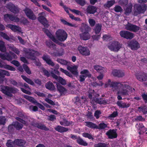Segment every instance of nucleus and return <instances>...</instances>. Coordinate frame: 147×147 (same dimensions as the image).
<instances>
[{"label": "nucleus", "mask_w": 147, "mask_h": 147, "mask_svg": "<svg viewBox=\"0 0 147 147\" xmlns=\"http://www.w3.org/2000/svg\"><path fill=\"white\" fill-rule=\"evenodd\" d=\"M109 85L110 87L112 88V89L113 91L119 87H123L122 89H120L117 91V93L118 94L117 98L119 100L122 99V96H125L128 95L129 90L132 89L130 86L127 85H123L120 82H111L110 79L108 80L107 83L105 85V88L107 87Z\"/></svg>", "instance_id": "nucleus-1"}, {"label": "nucleus", "mask_w": 147, "mask_h": 147, "mask_svg": "<svg viewBox=\"0 0 147 147\" xmlns=\"http://www.w3.org/2000/svg\"><path fill=\"white\" fill-rule=\"evenodd\" d=\"M137 2L141 4L136 3L134 5L133 13L135 16L144 13L147 8V5L145 4L147 2V0H138Z\"/></svg>", "instance_id": "nucleus-2"}, {"label": "nucleus", "mask_w": 147, "mask_h": 147, "mask_svg": "<svg viewBox=\"0 0 147 147\" xmlns=\"http://www.w3.org/2000/svg\"><path fill=\"white\" fill-rule=\"evenodd\" d=\"M90 30V28L88 25L82 24L80 28V31L82 32L79 34L80 39L84 40H87L89 39L91 36L88 32Z\"/></svg>", "instance_id": "nucleus-3"}, {"label": "nucleus", "mask_w": 147, "mask_h": 147, "mask_svg": "<svg viewBox=\"0 0 147 147\" xmlns=\"http://www.w3.org/2000/svg\"><path fill=\"white\" fill-rule=\"evenodd\" d=\"M55 36L59 44L56 43L61 46H65V45L60 41L63 42L66 40L67 36V33L63 29H59L55 32Z\"/></svg>", "instance_id": "nucleus-4"}, {"label": "nucleus", "mask_w": 147, "mask_h": 147, "mask_svg": "<svg viewBox=\"0 0 147 147\" xmlns=\"http://www.w3.org/2000/svg\"><path fill=\"white\" fill-rule=\"evenodd\" d=\"M47 45L50 48L53 49L54 52L49 51V53L53 56H61L64 53V50L63 49H61L58 51L54 50L56 48V45L50 41H47L46 42Z\"/></svg>", "instance_id": "nucleus-5"}, {"label": "nucleus", "mask_w": 147, "mask_h": 147, "mask_svg": "<svg viewBox=\"0 0 147 147\" xmlns=\"http://www.w3.org/2000/svg\"><path fill=\"white\" fill-rule=\"evenodd\" d=\"M1 90L4 94L9 96H12V93H14L17 91V89L14 88L4 86H0Z\"/></svg>", "instance_id": "nucleus-6"}, {"label": "nucleus", "mask_w": 147, "mask_h": 147, "mask_svg": "<svg viewBox=\"0 0 147 147\" xmlns=\"http://www.w3.org/2000/svg\"><path fill=\"white\" fill-rule=\"evenodd\" d=\"M24 51L25 52L27 58L34 60L35 59V56H39L40 54L37 51H35L31 49H24Z\"/></svg>", "instance_id": "nucleus-7"}, {"label": "nucleus", "mask_w": 147, "mask_h": 147, "mask_svg": "<svg viewBox=\"0 0 147 147\" xmlns=\"http://www.w3.org/2000/svg\"><path fill=\"white\" fill-rule=\"evenodd\" d=\"M121 47V45L116 41L110 42L108 46V47L111 51L115 52L118 51Z\"/></svg>", "instance_id": "nucleus-8"}, {"label": "nucleus", "mask_w": 147, "mask_h": 147, "mask_svg": "<svg viewBox=\"0 0 147 147\" xmlns=\"http://www.w3.org/2000/svg\"><path fill=\"white\" fill-rule=\"evenodd\" d=\"M39 17L38 18V21L41 23L45 27H48L49 26L48 22L45 17L46 16L45 12H42L38 14Z\"/></svg>", "instance_id": "nucleus-9"}, {"label": "nucleus", "mask_w": 147, "mask_h": 147, "mask_svg": "<svg viewBox=\"0 0 147 147\" xmlns=\"http://www.w3.org/2000/svg\"><path fill=\"white\" fill-rule=\"evenodd\" d=\"M78 49L79 53L82 55L85 56H89L90 55V51L88 48L79 45Z\"/></svg>", "instance_id": "nucleus-10"}, {"label": "nucleus", "mask_w": 147, "mask_h": 147, "mask_svg": "<svg viewBox=\"0 0 147 147\" xmlns=\"http://www.w3.org/2000/svg\"><path fill=\"white\" fill-rule=\"evenodd\" d=\"M125 28L128 30L134 32H136L140 29V27L137 26L128 22L125 25Z\"/></svg>", "instance_id": "nucleus-11"}, {"label": "nucleus", "mask_w": 147, "mask_h": 147, "mask_svg": "<svg viewBox=\"0 0 147 147\" xmlns=\"http://www.w3.org/2000/svg\"><path fill=\"white\" fill-rule=\"evenodd\" d=\"M24 11L26 15L30 19L32 20H35L36 19V16L30 9L26 7L24 10Z\"/></svg>", "instance_id": "nucleus-12"}, {"label": "nucleus", "mask_w": 147, "mask_h": 147, "mask_svg": "<svg viewBox=\"0 0 147 147\" xmlns=\"http://www.w3.org/2000/svg\"><path fill=\"white\" fill-rule=\"evenodd\" d=\"M119 34L121 37L127 39H131L134 37V34L127 31H121Z\"/></svg>", "instance_id": "nucleus-13"}, {"label": "nucleus", "mask_w": 147, "mask_h": 147, "mask_svg": "<svg viewBox=\"0 0 147 147\" xmlns=\"http://www.w3.org/2000/svg\"><path fill=\"white\" fill-rule=\"evenodd\" d=\"M112 74L114 76L118 78H122L125 75V73L124 71L116 69L113 70Z\"/></svg>", "instance_id": "nucleus-14"}, {"label": "nucleus", "mask_w": 147, "mask_h": 147, "mask_svg": "<svg viewBox=\"0 0 147 147\" xmlns=\"http://www.w3.org/2000/svg\"><path fill=\"white\" fill-rule=\"evenodd\" d=\"M4 20L7 21L10 19L11 21L15 22H18L20 21L19 19L17 17H14L10 14H5L4 16Z\"/></svg>", "instance_id": "nucleus-15"}, {"label": "nucleus", "mask_w": 147, "mask_h": 147, "mask_svg": "<svg viewBox=\"0 0 147 147\" xmlns=\"http://www.w3.org/2000/svg\"><path fill=\"white\" fill-rule=\"evenodd\" d=\"M7 27L14 32H18L19 33H22L21 28L19 26L11 24H9L7 25Z\"/></svg>", "instance_id": "nucleus-16"}, {"label": "nucleus", "mask_w": 147, "mask_h": 147, "mask_svg": "<svg viewBox=\"0 0 147 147\" xmlns=\"http://www.w3.org/2000/svg\"><path fill=\"white\" fill-rule=\"evenodd\" d=\"M78 66L74 65V66H67V69L69 70L73 74L78 76V71L77 69Z\"/></svg>", "instance_id": "nucleus-17"}, {"label": "nucleus", "mask_w": 147, "mask_h": 147, "mask_svg": "<svg viewBox=\"0 0 147 147\" xmlns=\"http://www.w3.org/2000/svg\"><path fill=\"white\" fill-rule=\"evenodd\" d=\"M129 45L131 49L133 50H136L140 48L139 44L136 41L132 40L129 44Z\"/></svg>", "instance_id": "nucleus-18"}, {"label": "nucleus", "mask_w": 147, "mask_h": 147, "mask_svg": "<svg viewBox=\"0 0 147 147\" xmlns=\"http://www.w3.org/2000/svg\"><path fill=\"white\" fill-rule=\"evenodd\" d=\"M42 58L48 64L52 67L54 66L55 64L50 59L49 55H44L42 57Z\"/></svg>", "instance_id": "nucleus-19"}, {"label": "nucleus", "mask_w": 147, "mask_h": 147, "mask_svg": "<svg viewBox=\"0 0 147 147\" xmlns=\"http://www.w3.org/2000/svg\"><path fill=\"white\" fill-rule=\"evenodd\" d=\"M43 31L53 42L56 43H60L58 40L55 38V37L51 34L49 30L46 29H44Z\"/></svg>", "instance_id": "nucleus-20"}, {"label": "nucleus", "mask_w": 147, "mask_h": 147, "mask_svg": "<svg viewBox=\"0 0 147 147\" xmlns=\"http://www.w3.org/2000/svg\"><path fill=\"white\" fill-rule=\"evenodd\" d=\"M106 134L109 138L113 139L116 138L117 135L115 129H110L106 133Z\"/></svg>", "instance_id": "nucleus-21"}, {"label": "nucleus", "mask_w": 147, "mask_h": 147, "mask_svg": "<svg viewBox=\"0 0 147 147\" xmlns=\"http://www.w3.org/2000/svg\"><path fill=\"white\" fill-rule=\"evenodd\" d=\"M136 127L138 129L140 134H142L146 131V129L142 123H137L136 125Z\"/></svg>", "instance_id": "nucleus-22"}, {"label": "nucleus", "mask_w": 147, "mask_h": 147, "mask_svg": "<svg viewBox=\"0 0 147 147\" xmlns=\"http://www.w3.org/2000/svg\"><path fill=\"white\" fill-rule=\"evenodd\" d=\"M137 79L140 81H147V74L145 73L136 75Z\"/></svg>", "instance_id": "nucleus-23"}, {"label": "nucleus", "mask_w": 147, "mask_h": 147, "mask_svg": "<svg viewBox=\"0 0 147 147\" xmlns=\"http://www.w3.org/2000/svg\"><path fill=\"white\" fill-rule=\"evenodd\" d=\"M76 100L75 103L79 106H81L87 102L86 98L83 96H82L80 99L78 97H76Z\"/></svg>", "instance_id": "nucleus-24"}, {"label": "nucleus", "mask_w": 147, "mask_h": 147, "mask_svg": "<svg viewBox=\"0 0 147 147\" xmlns=\"http://www.w3.org/2000/svg\"><path fill=\"white\" fill-rule=\"evenodd\" d=\"M7 7L14 13H18L19 11L18 9L14 5L10 3L7 5Z\"/></svg>", "instance_id": "nucleus-25"}, {"label": "nucleus", "mask_w": 147, "mask_h": 147, "mask_svg": "<svg viewBox=\"0 0 147 147\" xmlns=\"http://www.w3.org/2000/svg\"><path fill=\"white\" fill-rule=\"evenodd\" d=\"M96 11L97 8L96 7L91 5L88 6L86 9L87 13L90 14H94L96 12Z\"/></svg>", "instance_id": "nucleus-26"}, {"label": "nucleus", "mask_w": 147, "mask_h": 147, "mask_svg": "<svg viewBox=\"0 0 147 147\" xmlns=\"http://www.w3.org/2000/svg\"><path fill=\"white\" fill-rule=\"evenodd\" d=\"M0 58L2 59L7 60L8 61H11L12 60L11 57L7 53L0 54Z\"/></svg>", "instance_id": "nucleus-27"}, {"label": "nucleus", "mask_w": 147, "mask_h": 147, "mask_svg": "<svg viewBox=\"0 0 147 147\" xmlns=\"http://www.w3.org/2000/svg\"><path fill=\"white\" fill-rule=\"evenodd\" d=\"M117 104L119 107L123 108H128L130 106V104L123 102L122 101H117Z\"/></svg>", "instance_id": "nucleus-28"}, {"label": "nucleus", "mask_w": 147, "mask_h": 147, "mask_svg": "<svg viewBox=\"0 0 147 147\" xmlns=\"http://www.w3.org/2000/svg\"><path fill=\"white\" fill-rule=\"evenodd\" d=\"M94 67L98 72L103 73L106 72V70L104 67L98 65H94Z\"/></svg>", "instance_id": "nucleus-29"}, {"label": "nucleus", "mask_w": 147, "mask_h": 147, "mask_svg": "<svg viewBox=\"0 0 147 147\" xmlns=\"http://www.w3.org/2000/svg\"><path fill=\"white\" fill-rule=\"evenodd\" d=\"M58 90L62 95L67 92V90L63 86L60 85H57Z\"/></svg>", "instance_id": "nucleus-30"}, {"label": "nucleus", "mask_w": 147, "mask_h": 147, "mask_svg": "<svg viewBox=\"0 0 147 147\" xmlns=\"http://www.w3.org/2000/svg\"><path fill=\"white\" fill-rule=\"evenodd\" d=\"M15 145L20 146H23L25 144L26 141L21 139H17L14 140Z\"/></svg>", "instance_id": "nucleus-31"}, {"label": "nucleus", "mask_w": 147, "mask_h": 147, "mask_svg": "<svg viewBox=\"0 0 147 147\" xmlns=\"http://www.w3.org/2000/svg\"><path fill=\"white\" fill-rule=\"evenodd\" d=\"M55 129L58 131L62 133L67 131L68 130L67 128L64 127L60 126H57L55 128Z\"/></svg>", "instance_id": "nucleus-32"}, {"label": "nucleus", "mask_w": 147, "mask_h": 147, "mask_svg": "<svg viewBox=\"0 0 147 147\" xmlns=\"http://www.w3.org/2000/svg\"><path fill=\"white\" fill-rule=\"evenodd\" d=\"M108 124L105 123L103 121H102L98 124V125H96V129H104L108 127Z\"/></svg>", "instance_id": "nucleus-33"}, {"label": "nucleus", "mask_w": 147, "mask_h": 147, "mask_svg": "<svg viewBox=\"0 0 147 147\" xmlns=\"http://www.w3.org/2000/svg\"><path fill=\"white\" fill-rule=\"evenodd\" d=\"M45 86L47 89L51 90H54L55 89V87L53 84L50 82H48L46 84Z\"/></svg>", "instance_id": "nucleus-34"}, {"label": "nucleus", "mask_w": 147, "mask_h": 147, "mask_svg": "<svg viewBox=\"0 0 147 147\" xmlns=\"http://www.w3.org/2000/svg\"><path fill=\"white\" fill-rule=\"evenodd\" d=\"M132 6L131 4H129L127 6L126 8L124 9L125 14L128 15L131 13V12Z\"/></svg>", "instance_id": "nucleus-35"}, {"label": "nucleus", "mask_w": 147, "mask_h": 147, "mask_svg": "<svg viewBox=\"0 0 147 147\" xmlns=\"http://www.w3.org/2000/svg\"><path fill=\"white\" fill-rule=\"evenodd\" d=\"M76 141L78 144L80 145L84 146H87L88 145V143L84 141L80 137H78Z\"/></svg>", "instance_id": "nucleus-36"}, {"label": "nucleus", "mask_w": 147, "mask_h": 147, "mask_svg": "<svg viewBox=\"0 0 147 147\" xmlns=\"http://www.w3.org/2000/svg\"><path fill=\"white\" fill-rule=\"evenodd\" d=\"M23 96L25 98L28 100L30 102L33 103L34 104H36V103H37L36 100L32 97L26 95H24Z\"/></svg>", "instance_id": "nucleus-37"}, {"label": "nucleus", "mask_w": 147, "mask_h": 147, "mask_svg": "<svg viewBox=\"0 0 147 147\" xmlns=\"http://www.w3.org/2000/svg\"><path fill=\"white\" fill-rule=\"evenodd\" d=\"M81 74H82L86 76V77L89 78L91 77V74L89 72V71L87 69H84L82 70L80 72Z\"/></svg>", "instance_id": "nucleus-38"}, {"label": "nucleus", "mask_w": 147, "mask_h": 147, "mask_svg": "<svg viewBox=\"0 0 147 147\" xmlns=\"http://www.w3.org/2000/svg\"><path fill=\"white\" fill-rule=\"evenodd\" d=\"M52 97V95L49 94L48 95L47 98H45V100L49 104L52 105H55V104L53 101L49 99V98H51Z\"/></svg>", "instance_id": "nucleus-39"}, {"label": "nucleus", "mask_w": 147, "mask_h": 147, "mask_svg": "<svg viewBox=\"0 0 147 147\" xmlns=\"http://www.w3.org/2000/svg\"><path fill=\"white\" fill-rule=\"evenodd\" d=\"M21 77L28 84H29L32 86H34V84L33 82L30 79L27 78L26 76L22 75Z\"/></svg>", "instance_id": "nucleus-40"}, {"label": "nucleus", "mask_w": 147, "mask_h": 147, "mask_svg": "<svg viewBox=\"0 0 147 147\" xmlns=\"http://www.w3.org/2000/svg\"><path fill=\"white\" fill-rule=\"evenodd\" d=\"M21 77L28 84H29L32 86H34V84L33 82L30 79L27 78L26 76L22 75Z\"/></svg>", "instance_id": "nucleus-41"}, {"label": "nucleus", "mask_w": 147, "mask_h": 147, "mask_svg": "<svg viewBox=\"0 0 147 147\" xmlns=\"http://www.w3.org/2000/svg\"><path fill=\"white\" fill-rule=\"evenodd\" d=\"M35 126L39 129L45 131H47L49 130L47 128L45 125L41 123H36L35 124Z\"/></svg>", "instance_id": "nucleus-42"}, {"label": "nucleus", "mask_w": 147, "mask_h": 147, "mask_svg": "<svg viewBox=\"0 0 147 147\" xmlns=\"http://www.w3.org/2000/svg\"><path fill=\"white\" fill-rule=\"evenodd\" d=\"M16 119L17 120L26 125H27L28 123L29 122V120H26L25 119H24V120L20 118L16 117Z\"/></svg>", "instance_id": "nucleus-43"}, {"label": "nucleus", "mask_w": 147, "mask_h": 147, "mask_svg": "<svg viewBox=\"0 0 147 147\" xmlns=\"http://www.w3.org/2000/svg\"><path fill=\"white\" fill-rule=\"evenodd\" d=\"M86 125L92 129H96V125L91 122H85Z\"/></svg>", "instance_id": "nucleus-44"}, {"label": "nucleus", "mask_w": 147, "mask_h": 147, "mask_svg": "<svg viewBox=\"0 0 147 147\" xmlns=\"http://www.w3.org/2000/svg\"><path fill=\"white\" fill-rule=\"evenodd\" d=\"M115 3V0H111L108 1L104 6L106 7L109 8L113 6Z\"/></svg>", "instance_id": "nucleus-45"}, {"label": "nucleus", "mask_w": 147, "mask_h": 147, "mask_svg": "<svg viewBox=\"0 0 147 147\" xmlns=\"http://www.w3.org/2000/svg\"><path fill=\"white\" fill-rule=\"evenodd\" d=\"M138 109V111L140 112H142L144 114L147 113V107L141 106L139 107Z\"/></svg>", "instance_id": "nucleus-46"}, {"label": "nucleus", "mask_w": 147, "mask_h": 147, "mask_svg": "<svg viewBox=\"0 0 147 147\" xmlns=\"http://www.w3.org/2000/svg\"><path fill=\"white\" fill-rule=\"evenodd\" d=\"M14 127L17 130L22 129L23 127L22 124H20L18 122H15L13 123Z\"/></svg>", "instance_id": "nucleus-47"}, {"label": "nucleus", "mask_w": 147, "mask_h": 147, "mask_svg": "<svg viewBox=\"0 0 147 147\" xmlns=\"http://www.w3.org/2000/svg\"><path fill=\"white\" fill-rule=\"evenodd\" d=\"M9 49L10 50L13 51L18 55H19L20 53V51L18 49L13 46H9Z\"/></svg>", "instance_id": "nucleus-48"}, {"label": "nucleus", "mask_w": 147, "mask_h": 147, "mask_svg": "<svg viewBox=\"0 0 147 147\" xmlns=\"http://www.w3.org/2000/svg\"><path fill=\"white\" fill-rule=\"evenodd\" d=\"M94 147H109L108 144L104 143H99L95 144Z\"/></svg>", "instance_id": "nucleus-49"}, {"label": "nucleus", "mask_w": 147, "mask_h": 147, "mask_svg": "<svg viewBox=\"0 0 147 147\" xmlns=\"http://www.w3.org/2000/svg\"><path fill=\"white\" fill-rule=\"evenodd\" d=\"M0 51L2 52H5L6 51L5 43L2 41H0Z\"/></svg>", "instance_id": "nucleus-50"}, {"label": "nucleus", "mask_w": 147, "mask_h": 147, "mask_svg": "<svg viewBox=\"0 0 147 147\" xmlns=\"http://www.w3.org/2000/svg\"><path fill=\"white\" fill-rule=\"evenodd\" d=\"M6 145L8 147H13L15 146L14 141H13L10 140H8Z\"/></svg>", "instance_id": "nucleus-51"}, {"label": "nucleus", "mask_w": 147, "mask_h": 147, "mask_svg": "<svg viewBox=\"0 0 147 147\" xmlns=\"http://www.w3.org/2000/svg\"><path fill=\"white\" fill-rule=\"evenodd\" d=\"M101 25L100 24L96 25L94 29L95 33L96 34L99 33L101 30Z\"/></svg>", "instance_id": "nucleus-52"}, {"label": "nucleus", "mask_w": 147, "mask_h": 147, "mask_svg": "<svg viewBox=\"0 0 147 147\" xmlns=\"http://www.w3.org/2000/svg\"><path fill=\"white\" fill-rule=\"evenodd\" d=\"M128 3L127 0H119L118 1L119 4L123 6H126Z\"/></svg>", "instance_id": "nucleus-53"}, {"label": "nucleus", "mask_w": 147, "mask_h": 147, "mask_svg": "<svg viewBox=\"0 0 147 147\" xmlns=\"http://www.w3.org/2000/svg\"><path fill=\"white\" fill-rule=\"evenodd\" d=\"M57 61L58 62L63 65H67L68 63H69V62L60 59H58Z\"/></svg>", "instance_id": "nucleus-54"}, {"label": "nucleus", "mask_w": 147, "mask_h": 147, "mask_svg": "<svg viewBox=\"0 0 147 147\" xmlns=\"http://www.w3.org/2000/svg\"><path fill=\"white\" fill-rule=\"evenodd\" d=\"M114 10L117 12H121L123 11V10L121 7L119 5H116L114 7Z\"/></svg>", "instance_id": "nucleus-55"}, {"label": "nucleus", "mask_w": 147, "mask_h": 147, "mask_svg": "<svg viewBox=\"0 0 147 147\" xmlns=\"http://www.w3.org/2000/svg\"><path fill=\"white\" fill-rule=\"evenodd\" d=\"M60 123L61 125L64 126H68L70 124L66 119H63L62 120L60 121Z\"/></svg>", "instance_id": "nucleus-56"}, {"label": "nucleus", "mask_w": 147, "mask_h": 147, "mask_svg": "<svg viewBox=\"0 0 147 147\" xmlns=\"http://www.w3.org/2000/svg\"><path fill=\"white\" fill-rule=\"evenodd\" d=\"M82 136L85 138H87L89 139H94V138L92 135L87 133H84L82 134Z\"/></svg>", "instance_id": "nucleus-57"}, {"label": "nucleus", "mask_w": 147, "mask_h": 147, "mask_svg": "<svg viewBox=\"0 0 147 147\" xmlns=\"http://www.w3.org/2000/svg\"><path fill=\"white\" fill-rule=\"evenodd\" d=\"M5 69H7L11 71H15L16 69L15 68L9 65H3V67Z\"/></svg>", "instance_id": "nucleus-58"}, {"label": "nucleus", "mask_w": 147, "mask_h": 147, "mask_svg": "<svg viewBox=\"0 0 147 147\" xmlns=\"http://www.w3.org/2000/svg\"><path fill=\"white\" fill-rule=\"evenodd\" d=\"M3 75H6L8 76H10V74L8 71L0 69V76H1Z\"/></svg>", "instance_id": "nucleus-59"}, {"label": "nucleus", "mask_w": 147, "mask_h": 147, "mask_svg": "<svg viewBox=\"0 0 147 147\" xmlns=\"http://www.w3.org/2000/svg\"><path fill=\"white\" fill-rule=\"evenodd\" d=\"M0 36L3 37L4 38L9 40L10 38L5 33L2 32H0Z\"/></svg>", "instance_id": "nucleus-60"}, {"label": "nucleus", "mask_w": 147, "mask_h": 147, "mask_svg": "<svg viewBox=\"0 0 147 147\" xmlns=\"http://www.w3.org/2000/svg\"><path fill=\"white\" fill-rule=\"evenodd\" d=\"M57 81L63 85H65L66 84V81L61 77H59Z\"/></svg>", "instance_id": "nucleus-61"}, {"label": "nucleus", "mask_w": 147, "mask_h": 147, "mask_svg": "<svg viewBox=\"0 0 147 147\" xmlns=\"http://www.w3.org/2000/svg\"><path fill=\"white\" fill-rule=\"evenodd\" d=\"M34 93L36 94L38 96L41 97L42 98L45 97L46 96L45 94L42 92H41L39 91L35 90Z\"/></svg>", "instance_id": "nucleus-62"}, {"label": "nucleus", "mask_w": 147, "mask_h": 147, "mask_svg": "<svg viewBox=\"0 0 147 147\" xmlns=\"http://www.w3.org/2000/svg\"><path fill=\"white\" fill-rule=\"evenodd\" d=\"M60 70L63 73H64L66 75L70 77L72 76L71 74L70 73H69L68 71H67L66 70L64 69H63L61 68L60 69Z\"/></svg>", "instance_id": "nucleus-63"}, {"label": "nucleus", "mask_w": 147, "mask_h": 147, "mask_svg": "<svg viewBox=\"0 0 147 147\" xmlns=\"http://www.w3.org/2000/svg\"><path fill=\"white\" fill-rule=\"evenodd\" d=\"M23 67L26 71V72L28 74H31V71L30 70L29 67L26 65L24 64L23 65Z\"/></svg>", "instance_id": "nucleus-64"}]
</instances>
